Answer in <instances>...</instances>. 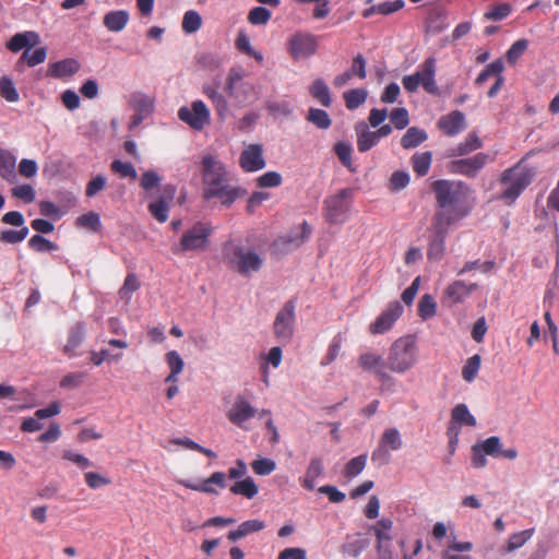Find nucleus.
<instances>
[{
  "label": "nucleus",
  "instance_id": "864d4df0",
  "mask_svg": "<svg viewBox=\"0 0 559 559\" xmlns=\"http://www.w3.org/2000/svg\"><path fill=\"white\" fill-rule=\"evenodd\" d=\"M140 288V282L134 273H129L123 282L122 287L119 289V296L121 299L129 301L134 292Z\"/></svg>",
  "mask_w": 559,
  "mask_h": 559
},
{
  "label": "nucleus",
  "instance_id": "58836bf2",
  "mask_svg": "<svg viewBox=\"0 0 559 559\" xmlns=\"http://www.w3.org/2000/svg\"><path fill=\"white\" fill-rule=\"evenodd\" d=\"M225 477L226 475L223 472L213 473L207 479L200 484L199 491L204 493H217V490L214 486L225 488Z\"/></svg>",
  "mask_w": 559,
  "mask_h": 559
},
{
  "label": "nucleus",
  "instance_id": "5fc2aeb1",
  "mask_svg": "<svg viewBox=\"0 0 559 559\" xmlns=\"http://www.w3.org/2000/svg\"><path fill=\"white\" fill-rule=\"evenodd\" d=\"M0 96L10 103H15L20 98L13 81L8 76L0 79Z\"/></svg>",
  "mask_w": 559,
  "mask_h": 559
},
{
  "label": "nucleus",
  "instance_id": "a19ab883",
  "mask_svg": "<svg viewBox=\"0 0 559 559\" xmlns=\"http://www.w3.org/2000/svg\"><path fill=\"white\" fill-rule=\"evenodd\" d=\"M366 464H367V455L366 454H361L356 457H353L352 460H349L346 463V465L343 469V475L346 478L352 479V478L358 476L364 471V468L366 467Z\"/></svg>",
  "mask_w": 559,
  "mask_h": 559
},
{
  "label": "nucleus",
  "instance_id": "69168bd1",
  "mask_svg": "<svg viewBox=\"0 0 559 559\" xmlns=\"http://www.w3.org/2000/svg\"><path fill=\"white\" fill-rule=\"evenodd\" d=\"M11 193L14 198L22 200L26 204L32 203L36 197L34 188L28 183L13 187Z\"/></svg>",
  "mask_w": 559,
  "mask_h": 559
},
{
  "label": "nucleus",
  "instance_id": "aec40b11",
  "mask_svg": "<svg viewBox=\"0 0 559 559\" xmlns=\"http://www.w3.org/2000/svg\"><path fill=\"white\" fill-rule=\"evenodd\" d=\"M436 70V59L429 57L420 64L419 70L414 73V75H418L419 85L431 95L439 94V87L435 79Z\"/></svg>",
  "mask_w": 559,
  "mask_h": 559
},
{
  "label": "nucleus",
  "instance_id": "6ab92c4d",
  "mask_svg": "<svg viewBox=\"0 0 559 559\" xmlns=\"http://www.w3.org/2000/svg\"><path fill=\"white\" fill-rule=\"evenodd\" d=\"M255 414L257 409L251 403L245 396L238 395L230 409L227 412V418L231 424L242 427L243 423L253 418Z\"/></svg>",
  "mask_w": 559,
  "mask_h": 559
},
{
  "label": "nucleus",
  "instance_id": "b1692460",
  "mask_svg": "<svg viewBox=\"0 0 559 559\" xmlns=\"http://www.w3.org/2000/svg\"><path fill=\"white\" fill-rule=\"evenodd\" d=\"M85 334V324L82 322H78L75 325L71 328V330L69 331L67 343L63 346V353L68 357L72 358L76 355L75 350L84 341Z\"/></svg>",
  "mask_w": 559,
  "mask_h": 559
},
{
  "label": "nucleus",
  "instance_id": "c756f323",
  "mask_svg": "<svg viewBox=\"0 0 559 559\" xmlns=\"http://www.w3.org/2000/svg\"><path fill=\"white\" fill-rule=\"evenodd\" d=\"M309 93L323 107L332 105V97L328 84L322 79L314 80L309 86Z\"/></svg>",
  "mask_w": 559,
  "mask_h": 559
},
{
  "label": "nucleus",
  "instance_id": "9d476101",
  "mask_svg": "<svg viewBox=\"0 0 559 559\" xmlns=\"http://www.w3.org/2000/svg\"><path fill=\"white\" fill-rule=\"evenodd\" d=\"M296 305L294 300H288L282 309L276 313L273 331L277 340L289 342L294 335V326L296 320Z\"/></svg>",
  "mask_w": 559,
  "mask_h": 559
},
{
  "label": "nucleus",
  "instance_id": "6e6d98bb",
  "mask_svg": "<svg viewBox=\"0 0 559 559\" xmlns=\"http://www.w3.org/2000/svg\"><path fill=\"white\" fill-rule=\"evenodd\" d=\"M483 452L492 457H499L501 453V440L497 436H492L484 440L483 442L476 443Z\"/></svg>",
  "mask_w": 559,
  "mask_h": 559
},
{
  "label": "nucleus",
  "instance_id": "f704fd0d",
  "mask_svg": "<svg viewBox=\"0 0 559 559\" xmlns=\"http://www.w3.org/2000/svg\"><path fill=\"white\" fill-rule=\"evenodd\" d=\"M47 50L45 47H40L31 52L28 49L24 50L22 56L19 58L16 62V68L22 70L24 64L28 67H35L39 63H43L46 60Z\"/></svg>",
  "mask_w": 559,
  "mask_h": 559
},
{
  "label": "nucleus",
  "instance_id": "72a5a7b5",
  "mask_svg": "<svg viewBox=\"0 0 559 559\" xmlns=\"http://www.w3.org/2000/svg\"><path fill=\"white\" fill-rule=\"evenodd\" d=\"M428 135L425 130L417 127H411L401 139L403 148L409 150L417 147L427 140Z\"/></svg>",
  "mask_w": 559,
  "mask_h": 559
},
{
  "label": "nucleus",
  "instance_id": "a878e982",
  "mask_svg": "<svg viewBox=\"0 0 559 559\" xmlns=\"http://www.w3.org/2000/svg\"><path fill=\"white\" fill-rule=\"evenodd\" d=\"M129 22V13L126 10H115L105 14L103 23L110 32H121Z\"/></svg>",
  "mask_w": 559,
  "mask_h": 559
},
{
  "label": "nucleus",
  "instance_id": "412c9836",
  "mask_svg": "<svg viewBox=\"0 0 559 559\" xmlns=\"http://www.w3.org/2000/svg\"><path fill=\"white\" fill-rule=\"evenodd\" d=\"M438 127L444 134L453 136L465 129V116L459 110L452 111L439 119Z\"/></svg>",
  "mask_w": 559,
  "mask_h": 559
},
{
  "label": "nucleus",
  "instance_id": "3c124183",
  "mask_svg": "<svg viewBox=\"0 0 559 559\" xmlns=\"http://www.w3.org/2000/svg\"><path fill=\"white\" fill-rule=\"evenodd\" d=\"M202 25L201 15L194 11H187L182 19V29L187 34L195 33L200 29Z\"/></svg>",
  "mask_w": 559,
  "mask_h": 559
},
{
  "label": "nucleus",
  "instance_id": "e2e57ef3",
  "mask_svg": "<svg viewBox=\"0 0 559 559\" xmlns=\"http://www.w3.org/2000/svg\"><path fill=\"white\" fill-rule=\"evenodd\" d=\"M512 7L509 3H500L493 5L489 11L484 14L486 20L501 21L510 15Z\"/></svg>",
  "mask_w": 559,
  "mask_h": 559
},
{
  "label": "nucleus",
  "instance_id": "a18cd8bd",
  "mask_svg": "<svg viewBox=\"0 0 559 559\" xmlns=\"http://www.w3.org/2000/svg\"><path fill=\"white\" fill-rule=\"evenodd\" d=\"M504 66L501 59L487 64L475 80L476 85H483L490 76H498L503 72Z\"/></svg>",
  "mask_w": 559,
  "mask_h": 559
},
{
  "label": "nucleus",
  "instance_id": "cd10ccee",
  "mask_svg": "<svg viewBox=\"0 0 559 559\" xmlns=\"http://www.w3.org/2000/svg\"><path fill=\"white\" fill-rule=\"evenodd\" d=\"M202 93L212 102L218 118L225 119L228 103L225 96L212 85H204Z\"/></svg>",
  "mask_w": 559,
  "mask_h": 559
},
{
  "label": "nucleus",
  "instance_id": "603ef678",
  "mask_svg": "<svg viewBox=\"0 0 559 559\" xmlns=\"http://www.w3.org/2000/svg\"><path fill=\"white\" fill-rule=\"evenodd\" d=\"M27 226H23L19 230L5 229L0 231V241L3 243H19L22 242L28 235Z\"/></svg>",
  "mask_w": 559,
  "mask_h": 559
},
{
  "label": "nucleus",
  "instance_id": "bf43d9fd",
  "mask_svg": "<svg viewBox=\"0 0 559 559\" xmlns=\"http://www.w3.org/2000/svg\"><path fill=\"white\" fill-rule=\"evenodd\" d=\"M528 40L525 38L514 41L507 51V60L510 64H515L520 57L526 51Z\"/></svg>",
  "mask_w": 559,
  "mask_h": 559
},
{
  "label": "nucleus",
  "instance_id": "2f4dec72",
  "mask_svg": "<svg viewBox=\"0 0 559 559\" xmlns=\"http://www.w3.org/2000/svg\"><path fill=\"white\" fill-rule=\"evenodd\" d=\"M323 461L320 457H312L306 471L302 486L308 490L314 489V480L323 473Z\"/></svg>",
  "mask_w": 559,
  "mask_h": 559
},
{
  "label": "nucleus",
  "instance_id": "338daca9",
  "mask_svg": "<svg viewBox=\"0 0 559 559\" xmlns=\"http://www.w3.org/2000/svg\"><path fill=\"white\" fill-rule=\"evenodd\" d=\"M334 152L340 162L347 168L352 167V146L346 142H337L334 145Z\"/></svg>",
  "mask_w": 559,
  "mask_h": 559
},
{
  "label": "nucleus",
  "instance_id": "de8ad7c7",
  "mask_svg": "<svg viewBox=\"0 0 559 559\" xmlns=\"http://www.w3.org/2000/svg\"><path fill=\"white\" fill-rule=\"evenodd\" d=\"M367 98V92L362 88H354L344 93V100L347 109L354 110L361 106Z\"/></svg>",
  "mask_w": 559,
  "mask_h": 559
},
{
  "label": "nucleus",
  "instance_id": "774afa93",
  "mask_svg": "<svg viewBox=\"0 0 559 559\" xmlns=\"http://www.w3.org/2000/svg\"><path fill=\"white\" fill-rule=\"evenodd\" d=\"M251 467L257 475H270L276 468V463L271 459H260L251 463Z\"/></svg>",
  "mask_w": 559,
  "mask_h": 559
},
{
  "label": "nucleus",
  "instance_id": "393cba45",
  "mask_svg": "<svg viewBox=\"0 0 559 559\" xmlns=\"http://www.w3.org/2000/svg\"><path fill=\"white\" fill-rule=\"evenodd\" d=\"M39 43V35L35 32L16 33L7 43V48L12 52H17L26 47L35 46Z\"/></svg>",
  "mask_w": 559,
  "mask_h": 559
},
{
  "label": "nucleus",
  "instance_id": "e433bc0d",
  "mask_svg": "<svg viewBox=\"0 0 559 559\" xmlns=\"http://www.w3.org/2000/svg\"><path fill=\"white\" fill-rule=\"evenodd\" d=\"M483 146L480 139L475 134L471 133L466 136L465 141L457 144L451 150L449 156H464L474 151H477Z\"/></svg>",
  "mask_w": 559,
  "mask_h": 559
},
{
  "label": "nucleus",
  "instance_id": "4d7b16f0",
  "mask_svg": "<svg viewBox=\"0 0 559 559\" xmlns=\"http://www.w3.org/2000/svg\"><path fill=\"white\" fill-rule=\"evenodd\" d=\"M28 246L31 249L37 251V252H48V251H56L58 249V246L50 240L46 239L39 234H36L31 237L28 240Z\"/></svg>",
  "mask_w": 559,
  "mask_h": 559
},
{
  "label": "nucleus",
  "instance_id": "09e8293b",
  "mask_svg": "<svg viewBox=\"0 0 559 559\" xmlns=\"http://www.w3.org/2000/svg\"><path fill=\"white\" fill-rule=\"evenodd\" d=\"M437 312V302L435 298L426 294L424 295L418 302V314L421 319L427 320L432 318Z\"/></svg>",
  "mask_w": 559,
  "mask_h": 559
},
{
  "label": "nucleus",
  "instance_id": "9b49d317",
  "mask_svg": "<svg viewBox=\"0 0 559 559\" xmlns=\"http://www.w3.org/2000/svg\"><path fill=\"white\" fill-rule=\"evenodd\" d=\"M178 118L193 130H202L211 122V114L203 100H194L191 106L180 107Z\"/></svg>",
  "mask_w": 559,
  "mask_h": 559
},
{
  "label": "nucleus",
  "instance_id": "c03bdc74",
  "mask_svg": "<svg viewBox=\"0 0 559 559\" xmlns=\"http://www.w3.org/2000/svg\"><path fill=\"white\" fill-rule=\"evenodd\" d=\"M480 364L481 357L478 354L473 355L466 360L462 368V377L466 382H472L476 378L480 369Z\"/></svg>",
  "mask_w": 559,
  "mask_h": 559
},
{
  "label": "nucleus",
  "instance_id": "f257e3e1",
  "mask_svg": "<svg viewBox=\"0 0 559 559\" xmlns=\"http://www.w3.org/2000/svg\"><path fill=\"white\" fill-rule=\"evenodd\" d=\"M430 190L437 206L432 219L454 226L471 213L468 199L473 190L466 182L438 179L431 182Z\"/></svg>",
  "mask_w": 559,
  "mask_h": 559
},
{
  "label": "nucleus",
  "instance_id": "ea45409f",
  "mask_svg": "<svg viewBox=\"0 0 559 559\" xmlns=\"http://www.w3.org/2000/svg\"><path fill=\"white\" fill-rule=\"evenodd\" d=\"M76 227L85 228L91 231L97 233L102 228L100 216L96 212H88L79 216L75 221Z\"/></svg>",
  "mask_w": 559,
  "mask_h": 559
},
{
  "label": "nucleus",
  "instance_id": "c9c22d12",
  "mask_svg": "<svg viewBox=\"0 0 559 559\" xmlns=\"http://www.w3.org/2000/svg\"><path fill=\"white\" fill-rule=\"evenodd\" d=\"M229 490L234 495L252 499L259 492V487L251 477H246L245 479L236 481Z\"/></svg>",
  "mask_w": 559,
  "mask_h": 559
},
{
  "label": "nucleus",
  "instance_id": "0eeeda50",
  "mask_svg": "<svg viewBox=\"0 0 559 559\" xmlns=\"http://www.w3.org/2000/svg\"><path fill=\"white\" fill-rule=\"evenodd\" d=\"M224 251L230 267L241 275L258 272L262 266V259L254 251L245 250V248L233 243H227Z\"/></svg>",
  "mask_w": 559,
  "mask_h": 559
},
{
  "label": "nucleus",
  "instance_id": "49530a36",
  "mask_svg": "<svg viewBox=\"0 0 559 559\" xmlns=\"http://www.w3.org/2000/svg\"><path fill=\"white\" fill-rule=\"evenodd\" d=\"M301 233L299 235H296L294 237H285L282 238V242L285 246H288L289 248H298L300 247L307 239H309L312 228L311 226L304 221L300 225Z\"/></svg>",
  "mask_w": 559,
  "mask_h": 559
},
{
  "label": "nucleus",
  "instance_id": "f03ea898",
  "mask_svg": "<svg viewBox=\"0 0 559 559\" xmlns=\"http://www.w3.org/2000/svg\"><path fill=\"white\" fill-rule=\"evenodd\" d=\"M202 198L217 199L223 206H231L246 194V190L231 183L230 174L217 156L207 154L201 160Z\"/></svg>",
  "mask_w": 559,
  "mask_h": 559
},
{
  "label": "nucleus",
  "instance_id": "4be33fe9",
  "mask_svg": "<svg viewBox=\"0 0 559 559\" xmlns=\"http://www.w3.org/2000/svg\"><path fill=\"white\" fill-rule=\"evenodd\" d=\"M79 70V61L69 58L50 63L47 70V76L56 79H67L74 75Z\"/></svg>",
  "mask_w": 559,
  "mask_h": 559
},
{
  "label": "nucleus",
  "instance_id": "39448f33",
  "mask_svg": "<svg viewBox=\"0 0 559 559\" xmlns=\"http://www.w3.org/2000/svg\"><path fill=\"white\" fill-rule=\"evenodd\" d=\"M353 195L354 190L352 188H344L335 194L326 197L323 201L324 218L330 224H344L348 219Z\"/></svg>",
  "mask_w": 559,
  "mask_h": 559
},
{
  "label": "nucleus",
  "instance_id": "473e14b6",
  "mask_svg": "<svg viewBox=\"0 0 559 559\" xmlns=\"http://www.w3.org/2000/svg\"><path fill=\"white\" fill-rule=\"evenodd\" d=\"M432 153L429 151L415 153L411 158L413 170L418 177L426 176L431 167Z\"/></svg>",
  "mask_w": 559,
  "mask_h": 559
},
{
  "label": "nucleus",
  "instance_id": "37998d69",
  "mask_svg": "<svg viewBox=\"0 0 559 559\" xmlns=\"http://www.w3.org/2000/svg\"><path fill=\"white\" fill-rule=\"evenodd\" d=\"M307 120L313 123L319 129H329L332 124V120L329 114L319 108H310L308 111Z\"/></svg>",
  "mask_w": 559,
  "mask_h": 559
},
{
  "label": "nucleus",
  "instance_id": "7ed1b4c3",
  "mask_svg": "<svg viewBox=\"0 0 559 559\" xmlns=\"http://www.w3.org/2000/svg\"><path fill=\"white\" fill-rule=\"evenodd\" d=\"M417 362V347L413 337H400L394 341L388 353L386 365L394 373H405Z\"/></svg>",
  "mask_w": 559,
  "mask_h": 559
},
{
  "label": "nucleus",
  "instance_id": "1a4fd4ad",
  "mask_svg": "<svg viewBox=\"0 0 559 559\" xmlns=\"http://www.w3.org/2000/svg\"><path fill=\"white\" fill-rule=\"evenodd\" d=\"M357 366L365 372L372 373L382 385L392 382V377L388 373L386 359L374 350H365L357 358Z\"/></svg>",
  "mask_w": 559,
  "mask_h": 559
},
{
  "label": "nucleus",
  "instance_id": "052dcab7",
  "mask_svg": "<svg viewBox=\"0 0 559 559\" xmlns=\"http://www.w3.org/2000/svg\"><path fill=\"white\" fill-rule=\"evenodd\" d=\"M272 16L269 9L264 7H255L249 11L248 21L252 25H264Z\"/></svg>",
  "mask_w": 559,
  "mask_h": 559
},
{
  "label": "nucleus",
  "instance_id": "7c9ffc66",
  "mask_svg": "<svg viewBox=\"0 0 559 559\" xmlns=\"http://www.w3.org/2000/svg\"><path fill=\"white\" fill-rule=\"evenodd\" d=\"M130 106L136 114L150 116L154 108V100L143 93H133L129 100Z\"/></svg>",
  "mask_w": 559,
  "mask_h": 559
},
{
  "label": "nucleus",
  "instance_id": "c85d7f7f",
  "mask_svg": "<svg viewBox=\"0 0 559 559\" xmlns=\"http://www.w3.org/2000/svg\"><path fill=\"white\" fill-rule=\"evenodd\" d=\"M264 526V522L260 520H248L242 522L236 530L230 531L227 538L230 542H236L251 533L262 531Z\"/></svg>",
  "mask_w": 559,
  "mask_h": 559
},
{
  "label": "nucleus",
  "instance_id": "680f3d73",
  "mask_svg": "<svg viewBox=\"0 0 559 559\" xmlns=\"http://www.w3.org/2000/svg\"><path fill=\"white\" fill-rule=\"evenodd\" d=\"M533 533L534 530L531 528L512 534L507 544V551L511 552L522 547L533 536Z\"/></svg>",
  "mask_w": 559,
  "mask_h": 559
},
{
  "label": "nucleus",
  "instance_id": "2eb2a0df",
  "mask_svg": "<svg viewBox=\"0 0 559 559\" xmlns=\"http://www.w3.org/2000/svg\"><path fill=\"white\" fill-rule=\"evenodd\" d=\"M177 188L168 183L162 187L157 199L148 204V212L159 223L168 219L170 205L175 199Z\"/></svg>",
  "mask_w": 559,
  "mask_h": 559
},
{
  "label": "nucleus",
  "instance_id": "ddd939ff",
  "mask_svg": "<svg viewBox=\"0 0 559 559\" xmlns=\"http://www.w3.org/2000/svg\"><path fill=\"white\" fill-rule=\"evenodd\" d=\"M493 159L495 158L489 154L480 152L472 157L452 160L450 163V171L474 178L488 163Z\"/></svg>",
  "mask_w": 559,
  "mask_h": 559
},
{
  "label": "nucleus",
  "instance_id": "f8f14e48",
  "mask_svg": "<svg viewBox=\"0 0 559 559\" xmlns=\"http://www.w3.org/2000/svg\"><path fill=\"white\" fill-rule=\"evenodd\" d=\"M453 225L431 219V234L428 240L427 258L440 261L445 252V239Z\"/></svg>",
  "mask_w": 559,
  "mask_h": 559
},
{
  "label": "nucleus",
  "instance_id": "4c0bfd02",
  "mask_svg": "<svg viewBox=\"0 0 559 559\" xmlns=\"http://www.w3.org/2000/svg\"><path fill=\"white\" fill-rule=\"evenodd\" d=\"M380 139L377 135L376 131H370L366 126H364L362 130L357 134V148L360 153L368 152L371 150Z\"/></svg>",
  "mask_w": 559,
  "mask_h": 559
},
{
  "label": "nucleus",
  "instance_id": "f3484780",
  "mask_svg": "<svg viewBox=\"0 0 559 559\" xmlns=\"http://www.w3.org/2000/svg\"><path fill=\"white\" fill-rule=\"evenodd\" d=\"M239 165L246 173H254L265 167L263 146L261 144L248 145L239 156Z\"/></svg>",
  "mask_w": 559,
  "mask_h": 559
},
{
  "label": "nucleus",
  "instance_id": "bb28decb",
  "mask_svg": "<svg viewBox=\"0 0 559 559\" xmlns=\"http://www.w3.org/2000/svg\"><path fill=\"white\" fill-rule=\"evenodd\" d=\"M15 156L7 150L0 148V177L13 183L16 179Z\"/></svg>",
  "mask_w": 559,
  "mask_h": 559
},
{
  "label": "nucleus",
  "instance_id": "8fccbe9b",
  "mask_svg": "<svg viewBox=\"0 0 559 559\" xmlns=\"http://www.w3.org/2000/svg\"><path fill=\"white\" fill-rule=\"evenodd\" d=\"M367 546L368 542L364 538H348L342 546L341 550L343 555L356 558L366 549Z\"/></svg>",
  "mask_w": 559,
  "mask_h": 559
},
{
  "label": "nucleus",
  "instance_id": "13d9d810",
  "mask_svg": "<svg viewBox=\"0 0 559 559\" xmlns=\"http://www.w3.org/2000/svg\"><path fill=\"white\" fill-rule=\"evenodd\" d=\"M409 175L404 170L394 171L389 180V189L393 192L401 191L405 189L409 183Z\"/></svg>",
  "mask_w": 559,
  "mask_h": 559
},
{
  "label": "nucleus",
  "instance_id": "a211bd4d",
  "mask_svg": "<svg viewBox=\"0 0 559 559\" xmlns=\"http://www.w3.org/2000/svg\"><path fill=\"white\" fill-rule=\"evenodd\" d=\"M477 288L478 285L475 283L466 284L463 281H454L443 290L442 301L448 306L461 304Z\"/></svg>",
  "mask_w": 559,
  "mask_h": 559
},
{
  "label": "nucleus",
  "instance_id": "423d86ee",
  "mask_svg": "<svg viewBox=\"0 0 559 559\" xmlns=\"http://www.w3.org/2000/svg\"><path fill=\"white\" fill-rule=\"evenodd\" d=\"M212 233L213 228L210 224L198 222L182 234L179 243L173 247V252L181 254L187 251L205 250Z\"/></svg>",
  "mask_w": 559,
  "mask_h": 559
},
{
  "label": "nucleus",
  "instance_id": "0e129e2a",
  "mask_svg": "<svg viewBox=\"0 0 559 559\" xmlns=\"http://www.w3.org/2000/svg\"><path fill=\"white\" fill-rule=\"evenodd\" d=\"M38 207L40 215L52 219H59L66 214V212L61 211L53 202L47 200L40 201Z\"/></svg>",
  "mask_w": 559,
  "mask_h": 559
},
{
  "label": "nucleus",
  "instance_id": "5701e85b",
  "mask_svg": "<svg viewBox=\"0 0 559 559\" xmlns=\"http://www.w3.org/2000/svg\"><path fill=\"white\" fill-rule=\"evenodd\" d=\"M476 426V418L469 413L468 407L465 404H457L451 412L450 426L448 428V435L452 433L453 430L460 431L461 426Z\"/></svg>",
  "mask_w": 559,
  "mask_h": 559
},
{
  "label": "nucleus",
  "instance_id": "79ce46f5",
  "mask_svg": "<svg viewBox=\"0 0 559 559\" xmlns=\"http://www.w3.org/2000/svg\"><path fill=\"white\" fill-rule=\"evenodd\" d=\"M379 443L384 448L396 451L402 447V439L396 428H388L383 431Z\"/></svg>",
  "mask_w": 559,
  "mask_h": 559
},
{
  "label": "nucleus",
  "instance_id": "dca6fc26",
  "mask_svg": "<svg viewBox=\"0 0 559 559\" xmlns=\"http://www.w3.org/2000/svg\"><path fill=\"white\" fill-rule=\"evenodd\" d=\"M226 93L235 99L237 106L245 107L253 99V88L249 83H243L237 73H230L226 79Z\"/></svg>",
  "mask_w": 559,
  "mask_h": 559
},
{
  "label": "nucleus",
  "instance_id": "20e7f679",
  "mask_svg": "<svg viewBox=\"0 0 559 559\" xmlns=\"http://www.w3.org/2000/svg\"><path fill=\"white\" fill-rule=\"evenodd\" d=\"M533 176L534 174L530 168L520 164L506 169L500 179L501 185L504 186L500 199L509 205L514 203L526 187L530 186Z\"/></svg>",
  "mask_w": 559,
  "mask_h": 559
},
{
  "label": "nucleus",
  "instance_id": "6e6552de",
  "mask_svg": "<svg viewBox=\"0 0 559 559\" xmlns=\"http://www.w3.org/2000/svg\"><path fill=\"white\" fill-rule=\"evenodd\" d=\"M286 48L294 60L307 59L317 52L318 38L313 34L299 31L288 37Z\"/></svg>",
  "mask_w": 559,
  "mask_h": 559
},
{
  "label": "nucleus",
  "instance_id": "4468645a",
  "mask_svg": "<svg viewBox=\"0 0 559 559\" xmlns=\"http://www.w3.org/2000/svg\"><path fill=\"white\" fill-rule=\"evenodd\" d=\"M404 308L400 301L389 302L385 309L370 323L369 332L372 335L389 332L397 319L403 314Z\"/></svg>",
  "mask_w": 559,
  "mask_h": 559
}]
</instances>
